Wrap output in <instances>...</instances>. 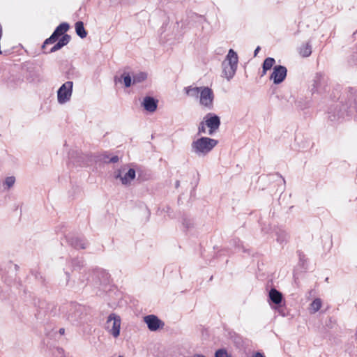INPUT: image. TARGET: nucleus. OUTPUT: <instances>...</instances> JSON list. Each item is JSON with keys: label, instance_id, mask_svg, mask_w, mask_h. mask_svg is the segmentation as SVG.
I'll list each match as a JSON object with an SVG mask.
<instances>
[{"label": "nucleus", "instance_id": "nucleus-1", "mask_svg": "<svg viewBox=\"0 0 357 357\" xmlns=\"http://www.w3.org/2000/svg\"><path fill=\"white\" fill-rule=\"evenodd\" d=\"M218 144L217 139L208 137H201L192 140L190 151L197 157L203 158L208 155Z\"/></svg>", "mask_w": 357, "mask_h": 357}, {"label": "nucleus", "instance_id": "nucleus-2", "mask_svg": "<svg viewBox=\"0 0 357 357\" xmlns=\"http://www.w3.org/2000/svg\"><path fill=\"white\" fill-rule=\"evenodd\" d=\"M238 57L236 52L230 49L222 63V77L230 81L236 74Z\"/></svg>", "mask_w": 357, "mask_h": 357}, {"label": "nucleus", "instance_id": "nucleus-3", "mask_svg": "<svg viewBox=\"0 0 357 357\" xmlns=\"http://www.w3.org/2000/svg\"><path fill=\"white\" fill-rule=\"evenodd\" d=\"M121 326V319L120 316L112 313L107 318L105 329L114 338H117L120 335Z\"/></svg>", "mask_w": 357, "mask_h": 357}, {"label": "nucleus", "instance_id": "nucleus-4", "mask_svg": "<svg viewBox=\"0 0 357 357\" xmlns=\"http://www.w3.org/2000/svg\"><path fill=\"white\" fill-rule=\"evenodd\" d=\"M214 97L213 90L208 86H204L198 98L199 105L206 109H212L213 108Z\"/></svg>", "mask_w": 357, "mask_h": 357}, {"label": "nucleus", "instance_id": "nucleus-5", "mask_svg": "<svg viewBox=\"0 0 357 357\" xmlns=\"http://www.w3.org/2000/svg\"><path fill=\"white\" fill-rule=\"evenodd\" d=\"M73 82L68 81L63 84L57 91V101L63 105L69 102L73 94Z\"/></svg>", "mask_w": 357, "mask_h": 357}, {"label": "nucleus", "instance_id": "nucleus-6", "mask_svg": "<svg viewBox=\"0 0 357 357\" xmlns=\"http://www.w3.org/2000/svg\"><path fill=\"white\" fill-rule=\"evenodd\" d=\"M135 176V170L126 166L118 169L115 173V178H119L124 185H130Z\"/></svg>", "mask_w": 357, "mask_h": 357}, {"label": "nucleus", "instance_id": "nucleus-7", "mask_svg": "<svg viewBox=\"0 0 357 357\" xmlns=\"http://www.w3.org/2000/svg\"><path fill=\"white\" fill-rule=\"evenodd\" d=\"M68 320L73 324L77 325L82 321V308L77 305H70L66 314Z\"/></svg>", "mask_w": 357, "mask_h": 357}, {"label": "nucleus", "instance_id": "nucleus-8", "mask_svg": "<svg viewBox=\"0 0 357 357\" xmlns=\"http://www.w3.org/2000/svg\"><path fill=\"white\" fill-rule=\"evenodd\" d=\"M204 124H206L208 130V135H212L220 127V118L212 113L207 114L204 118Z\"/></svg>", "mask_w": 357, "mask_h": 357}, {"label": "nucleus", "instance_id": "nucleus-9", "mask_svg": "<svg viewBox=\"0 0 357 357\" xmlns=\"http://www.w3.org/2000/svg\"><path fill=\"white\" fill-rule=\"evenodd\" d=\"M287 70L283 66H275L270 76V79L275 84L282 83L287 77Z\"/></svg>", "mask_w": 357, "mask_h": 357}, {"label": "nucleus", "instance_id": "nucleus-10", "mask_svg": "<svg viewBox=\"0 0 357 357\" xmlns=\"http://www.w3.org/2000/svg\"><path fill=\"white\" fill-rule=\"evenodd\" d=\"M144 321L146 324L148 328L151 331H155L164 325L156 316L153 314L144 317Z\"/></svg>", "mask_w": 357, "mask_h": 357}, {"label": "nucleus", "instance_id": "nucleus-11", "mask_svg": "<svg viewBox=\"0 0 357 357\" xmlns=\"http://www.w3.org/2000/svg\"><path fill=\"white\" fill-rule=\"evenodd\" d=\"M326 83L327 80L323 75L317 74L314 79V90L317 92L325 90Z\"/></svg>", "mask_w": 357, "mask_h": 357}, {"label": "nucleus", "instance_id": "nucleus-12", "mask_svg": "<svg viewBox=\"0 0 357 357\" xmlns=\"http://www.w3.org/2000/svg\"><path fill=\"white\" fill-rule=\"evenodd\" d=\"M142 105L146 111L153 112L157 109V101L153 98L145 97Z\"/></svg>", "mask_w": 357, "mask_h": 357}, {"label": "nucleus", "instance_id": "nucleus-13", "mask_svg": "<svg viewBox=\"0 0 357 357\" xmlns=\"http://www.w3.org/2000/svg\"><path fill=\"white\" fill-rule=\"evenodd\" d=\"M70 39V36L67 34L63 36L62 38L59 40V42L51 48L50 52H54L60 50L61 47H63L69 43Z\"/></svg>", "mask_w": 357, "mask_h": 357}, {"label": "nucleus", "instance_id": "nucleus-14", "mask_svg": "<svg viewBox=\"0 0 357 357\" xmlns=\"http://www.w3.org/2000/svg\"><path fill=\"white\" fill-rule=\"evenodd\" d=\"M70 39V36L67 34L63 36L62 38L59 40V42L51 48L50 52H54L60 50L61 47H63L69 43Z\"/></svg>", "mask_w": 357, "mask_h": 357}, {"label": "nucleus", "instance_id": "nucleus-15", "mask_svg": "<svg viewBox=\"0 0 357 357\" xmlns=\"http://www.w3.org/2000/svg\"><path fill=\"white\" fill-rule=\"evenodd\" d=\"M269 298L273 303L279 305L282 302V295L275 289H271L269 291Z\"/></svg>", "mask_w": 357, "mask_h": 357}, {"label": "nucleus", "instance_id": "nucleus-16", "mask_svg": "<svg viewBox=\"0 0 357 357\" xmlns=\"http://www.w3.org/2000/svg\"><path fill=\"white\" fill-rule=\"evenodd\" d=\"M203 87L204 86L194 87V86H190L185 87L184 89V91H185V93L188 96L192 97V98H198Z\"/></svg>", "mask_w": 357, "mask_h": 357}, {"label": "nucleus", "instance_id": "nucleus-17", "mask_svg": "<svg viewBox=\"0 0 357 357\" xmlns=\"http://www.w3.org/2000/svg\"><path fill=\"white\" fill-rule=\"evenodd\" d=\"M275 63V60L273 58L268 57L266 58L262 64V73L261 76H264L266 74V72L271 70L273 67H274Z\"/></svg>", "mask_w": 357, "mask_h": 357}, {"label": "nucleus", "instance_id": "nucleus-18", "mask_svg": "<svg viewBox=\"0 0 357 357\" xmlns=\"http://www.w3.org/2000/svg\"><path fill=\"white\" fill-rule=\"evenodd\" d=\"M69 29L68 24L63 22L59 25L53 32V34L57 38L63 35Z\"/></svg>", "mask_w": 357, "mask_h": 357}, {"label": "nucleus", "instance_id": "nucleus-19", "mask_svg": "<svg viewBox=\"0 0 357 357\" xmlns=\"http://www.w3.org/2000/svg\"><path fill=\"white\" fill-rule=\"evenodd\" d=\"M75 31L76 33L81 38H84L87 35V32L84 29V24L82 22L79 21L75 23Z\"/></svg>", "mask_w": 357, "mask_h": 357}, {"label": "nucleus", "instance_id": "nucleus-20", "mask_svg": "<svg viewBox=\"0 0 357 357\" xmlns=\"http://www.w3.org/2000/svg\"><path fill=\"white\" fill-rule=\"evenodd\" d=\"M147 78L146 73L139 72L132 75V84L141 83Z\"/></svg>", "mask_w": 357, "mask_h": 357}, {"label": "nucleus", "instance_id": "nucleus-21", "mask_svg": "<svg viewBox=\"0 0 357 357\" xmlns=\"http://www.w3.org/2000/svg\"><path fill=\"white\" fill-rule=\"evenodd\" d=\"M300 54L303 57H307L309 56L312 53V47L311 45H309V43H307L305 45H303L300 47Z\"/></svg>", "mask_w": 357, "mask_h": 357}, {"label": "nucleus", "instance_id": "nucleus-22", "mask_svg": "<svg viewBox=\"0 0 357 357\" xmlns=\"http://www.w3.org/2000/svg\"><path fill=\"white\" fill-rule=\"evenodd\" d=\"M322 302L320 298L314 299L310 304V310L312 313L317 312L321 307Z\"/></svg>", "mask_w": 357, "mask_h": 357}, {"label": "nucleus", "instance_id": "nucleus-23", "mask_svg": "<svg viewBox=\"0 0 357 357\" xmlns=\"http://www.w3.org/2000/svg\"><path fill=\"white\" fill-rule=\"evenodd\" d=\"M289 238L288 234L282 229H279L277 231V241L280 243L287 241Z\"/></svg>", "mask_w": 357, "mask_h": 357}, {"label": "nucleus", "instance_id": "nucleus-24", "mask_svg": "<svg viewBox=\"0 0 357 357\" xmlns=\"http://www.w3.org/2000/svg\"><path fill=\"white\" fill-rule=\"evenodd\" d=\"M71 243L77 249H84L86 245V242L83 239L78 238L73 239Z\"/></svg>", "mask_w": 357, "mask_h": 357}, {"label": "nucleus", "instance_id": "nucleus-25", "mask_svg": "<svg viewBox=\"0 0 357 357\" xmlns=\"http://www.w3.org/2000/svg\"><path fill=\"white\" fill-rule=\"evenodd\" d=\"M122 79L126 87H130L131 86L132 83V77H131L128 73H123L122 75Z\"/></svg>", "mask_w": 357, "mask_h": 357}, {"label": "nucleus", "instance_id": "nucleus-26", "mask_svg": "<svg viewBox=\"0 0 357 357\" xmlns=\"http://www.w3.org/2000/svg\"><path fill=\"white\" fill-rule=\"evenodd\" d=\"M15 181V177H13V176L7 177L4 181L3 185L6 186L7 188H10V187H12L14 185Z\"/></svg>", "mask_w": 357, "mask_h": 357}, {"label": "nucleus", "instance_id": "nucleus-27", "mask_svg": "<svg viewBox=\"0 0 357 357\" xmlns=\"http://www.w3.org/2000/svg\"><path fill=\"white\" fill-rule=\"evenodd\" d=\"M230 354L224 349H218L215 353V357H230Z\"/></svg>", "mask_w": 357, "mask_h": 357}, {"label": "nucleus", "instance_id": "nucleus-28", "mask_svg": "<svg viewBox=\"0 0 357 357\" xmlns=\"http://www.w3.org/2000/svg\"><path fill=\"white\" fill-rule=\"evenodd\" d=\"M206 124H204V120L203 119L198 126V134H208V131L206 130Z\"/></svg>", "mask_w": 357, "mask_h": 357}, {"label": "nucleus", "instance_id": "nucleus-29", "mask_svg": "<svg viewBox=\"0 0 357 357\" xmlns=\"http://www.w3.org/2000/svg\"><path fill=\"white\" fill-rule=\"evenodd\" d=\"M57 39H58V38L52 33V36L49 38L45 40L43 47L45 48V47L47 45L52 44V43H55Z\"/></svg>", "mask_w": 357, "mask_h": 357}, {"label": "nucleus", "instance_id": "nucleus-30", "mask_svg": "<svg viewBox=\"0 0 357 357\" xmlns=\"http://www.w3.org/2000/svg\"><path fill=\"white\" fill-rule=\"evenodd\" d=\"M71 264L73 267V269H75L76 268H79L83 266V261L77 259H73Z\"/></svg>", "mask_w": 357, "mask_h": 357}, {"label": "nucleus", "instance_id": "nucleus-31", "mask_svg": "<svg viewBox=\"0 0 357 357\" xmlns=\"http://www.w3.org/2000/svg\"><path fill=\"white\" fill-rule=\"evenodd\" d=\"M183 224L186 228H190L192 225L190 220L186 219L183 220Z\"/></svg>", "mask_w": 357, "mask_h": 357}, {"label": "nucleus", "instance_id": "nucleus-32", "mask_svg": "<svg viewBox=\"0 0 357 357\" xmlns=\"http://www.w3.org/2000/svg\"><path fill=\"white\" fill-rule=\"evenodd\" d=\"M253 357H264V355L261 353L257 352L256 354H255Z\"/></svg>", "mask_w": 357, "mask_h": 357}, {"label": "nucleus", "instance_id": "nucleus-33", "mask_svg": "<svg viewBox=\"0 0 357 357\" xmlns=\"http://www.w3.org/2000/svg\"><path fill=\"white\" fill-rule=\"evenodd\" d=\"M259 50H260V47H257L255 49V52H254V55H255V56H256L257 55V54H258V52H259Z\"/></svg>", "mask_w": 357, "mask_h": 357}, {"label": "nucleus", "instance_id": "nucleus-34", "mask_svg": "<svg viewBox=\"0 0 357 357\" xmlns=\"http://www.w3.org/2000/svg\"><path fill=\"white\" fill-rule=\"evenodd\" d=\"M111 161L112 162H116L118 161V157L115 156V157H113L112 159H111Z\"/></svg>", "mask_w": 357, "mask_h": 357}, {"label": "nucleus", "instance_id": "nucleus-35", "mask_svg": "<svg viewBox=\"0 0 357 357\" xmlns=\"http://www.w3.org/2000/svg\"><path fill=\"white\" fill-rule=\"evenodd\" d=\"M60 333H64V329H63V328L60 329Z\"/></svg>", "mask_w": 357, "mask_h": 357}, {"label": "nucleus", "instance_id": "nucleus-36", "mask_svg": "<svg viewBox=\"0 0 357 357\" xmlns=\"http://www.w3.org/2000/svg\"><path fill=\"white\" fill-rule=\"evenodd\" d=\"M118 357H123V356H119Z\"/></svg>", "mask_w": 357, "mask_h": 357}, {"label": "nucleus", "instance_id": "nucleus-37", "mask_svg": "<svg viewBox=\"0 0 357 357\" xmlns=\"http://www.w3.org/2000/svg\"><path fill=\"white\" fill-rule=\"evenodd\" d=\"M230 357H232V356H230Z\"/></svg>", "mask_w": 357, "mask_h": 357}]
</instances>
